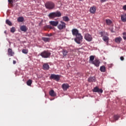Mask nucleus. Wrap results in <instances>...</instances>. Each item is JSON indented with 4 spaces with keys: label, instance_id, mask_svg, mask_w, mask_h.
<instances>
[{
    "label": "nucleus",
    "instance_id": "nucleus-1",
    "mask_svg": "<svg viewBox=\"0 0 126 126\" xmlns=\"http://www.w3.org/2000/svg\"><path fill=\"white\" fill-rule=\"evenodd\" d=\"M72 34L73 36H76V38L74 39V41L77 44H81L83 37L81 34L78 32V30L76 29H73L72 30Z\"/></svg>",
    "mask_w": 126,
    "mask_h": 126
},
{
    "label": "nucleus",
    "instance_id": "nucleus-2",
    "mask_svg": "<svg viewBox=\"0 0 126 126\" xmlns=\"http://www.w3.org/2000/svg\"><path fill=\"white\" fill-rule=\"evenodd\" d=\"M51 55H52V53H51L50 51L45 50L40 53V56H41L42 58H43V59H48L50 58Z\"/></svg>",
    "mask_w": 126,
    "mask_h": 126
},
{
    "label": "nucleus",
    "instance_id": "nucleus-3",
    "mask_svg": "<svg viewBox=\"0 0 126 126\" xmlns=\"http://www.w3.org/2000/svg\"><path fill=\"white\" fill-rule=\"evenodd\" d=\"M62 13L60 11L51 12L48 15L49 18H55L56 17H61Z\"/></svg>",
    "mask_w": 126,
    "mask_h": 126
},
{
    "label": "nucleus",
    "instance_id": "nucleus-4",
    "mask_svg": "<svg viewBox=\"0 0 126 126\" xmlns=\"http://www.w3.org/2000/svg\"><path fill=\"white\" fill-rule=\"evenodd\" d=\"M45 6L47 9L51 10L55 8V3L51 1L47 2L45 3Z\"/></svg>",
    "mask_w": 126,
    "mask_h": 126
},
{
    "label": "nucleus",
    "instance_id": "nucleus-5",
    "mask_svg": "<svg viewBox=\"0 0 126 126\" xmlns=\"http://www.w3.org/2000/svg\"><path fill=\"white\" fill-rule=\"evenodd\" d=\"M66 24L63 21H60V23L58 24L57 28L59 30H63L66 27Z\"/></svg>",
    "mask_w": 126,
    "mask_h": 126
},
{
    "label": "nucleus",
    "instance_id": "nucleus-6",
    "mask_svg": "<svg viewBox=\"0 0 126 126\" xmlns=\"http://www.w3.org/2000/svg\"><path fill=\"white\" fill-rule=\"evenodd\" d=\"M84 39L88 41V42H91L92 41L93 38H92V36L89 33H86L84 36Z\"/></svg>",
    "mask_w": 126,
    "mask_h": 126
},
{
    "label": "nucleus",
    "instance_id": "nucleus-7",
    "mask_svg": "<svg viewBox=\"0 0 126 126\" xmlns=\"http://www.w3.org/2000/svg\"><path fill=\"white\" fill-rule=\"evenodd\" d=\"M93 92L97 93L98 94H102L103 93V90L99 89V87H95L93 89Z\"/></svg>",
    "mask_w": 126,
    "mask_h": 126
},
{
    "label": "nucleus",
    "instance_id": "nucleus-8",
    "mask_svg": "<svg viewBox=\"0 0 126 126\" xmlns=\"http://www.w3.org/2000/svg\"><path fill=\"white\" fill-rule=\"evenodd\" d=\"M50 78H52V79H54L55 80H56V81H59V80H60V77L59 75L52 74L50 76Z\"/></svg>",
    "mask_w": 126,
    "mask_h": 126
},
{
    "label": "nucleus",
    "instance_id": "nucleus-9",
    "mask_svg": "<svg viewBox=\"0 0 126 126\" xmlns=\"http://www.w3.org/2000/svg\"><path fill=\"white\" fill-rule=\"evenodd\" d=\"M49 24L51 25V26H54V27H56L59 25V21H51L49 22Z\"/></svg>",
    "mask_w": 126,
    "mask_h": 126
},
{
    "label": "nucleus",
    "instance_id": "nucleus-10",
    "mask_svg": "<svg viewBox=\"0 0 126 126\" xmlns=\"http://www.w3.org/2000/svg\"><path fill=\"white\" fill-rule=\"evenodd\" d=\"M62 88L63 91H66V90L69 88V85H68L67 83L63 84L62 85Z\"/></svg>",
    "mask_w": 126,
    "mask_h": 126
},
{
    "label": "nucleus",
    "instance_id": "nucleus-11",
    "mask_svg": "<svg viewBox=\"0 0 126 126\" xmlns=\"http://www.w3.org/2000/svg\"><path fill=\"white\" fill-rule=\"evenodd\" d=\"M92 64H94L95 66L98 67L100 65V61L97 59H95L94 62L92 63Z\"/></svg>",
    "mask_w": 126,
    "mask_h": 126
},
{
    "label": "nucleus",
    "instance_id": "nucleus-12",
    "mask_svg": "<svg viewBox=\"0 0 126 126\" xmlns=\"http://www.w3.org/2000/svg\"><path fill=\"white\" fill-rule=\"evenodd\" d=\"M8 56H10L11 57H13L14 55V52L12 51V49L11 48L8 49Z\"/></svg>",
    "mask_w": 126,
    "mask_h": 126
},
{
    "label": "nucleus",
    "instance_id": "nucleus-13",
    "mask_svg": "<svg viewBox=\"0 0 126 126\" xmlns=\"http://www.w3.org/2000/svg\"><path fill=\"white\" fill-rule=\"evenodd\" d=\"M121 21L122 22H126V13H124L121 15Z\"/></svg>",
    "mask_w": 126,
    "mask_h": 126
},
{
    "label": "nucleus",
    "instance_id": "nucleus-14",
    "mask_svg": "<svg viewBox=\"0 0 126 126\" xmlns=\"http://www.w3.org/2000/svg\"><path fill=\"white\" fill-rule=\"evenodd\" d=\"M43 68L44 70H48L50 68V66L47 63L43 64Z\"/></svg>",
    "mask_w": 126,
    "mask_h": 126
},
{
    "label": "nucleus",
    "instance_id": "nucleus-15",
    "mask_svg": "<svg viewBox=\"0 0 126 126\" xmlns=\"http://www.w3.org/2000/svg\"><path fill=\"white\" fill-rule=\"evenodd\" d=\"M114 120H110V122H111V123H114L115 121H118V120H119V119H120V116L119 115H114Z\"/></svg>",
    "mask_w": 126,
    "mask_h": 126
},
{
    "label": "nucleus",
    "instance_id": "nucleus-16",
    "mask_svg": "<svg viewBox=\"0 0 126 126\" xmlns=\"http://www.w3.org/2000/svg\"><path fill=\"white\" fill-rule=\"evenodd\" d=\"M90 11L91 13H95L96 12V7L93 6L90 8Z\"/></svg>",
    "mask_w": 126,
    "mask_h": 126
},
{
    "label": "nucleus",
    "instance_id": "nucleus-17",
    "mask_svg": "<svg viewBox=\"0 0 126 126\" xmlns=\"http://www.w3.org/2000/svg\"><path fill=\"white\" fill-rule=\"evenodd\" d=\"M20 30L23 32H26L27 31V27L25 26H21L20 27Z\"/></svg>",
    "mask_w": 126,
    "mask_h": 126
},
{
    "label": "nucleus",
    "instance_id": "nucleus-18",
    "mask_svg": "<svg viewBox=\"0 0 126 126\" xmlns=\"http://www.w3.org/2000/svg\"><path fill=\"white\" fill-rule=\"evenodd\" d=\"M122 40H123L122 37H116L115 39V41L116 43H121V41H122Z\"/></svg>",
    "mask_w": 126,
    "mask_h": 126
},
{
    "label": "nucleus",
    "instance_id": "nucleus-19",
    "mask_svg": "<svg viewBox=\"0 0 126 126\" xmlns=\"http://www.w3.org/2000/svg\"><path fill=\"white\" fill-rule=\"evenodd\" d=\"M95 77H91L88 78V82H94L95 81Z\"/></svg>",
    "mask_w": 126,
    "mask_h": 126
},
{
    "label": "nucleus",
    "instance_id": "nucleus-20",
    "mask_svg": "<svg viewBox=\"0 0 126 126\" xmlns=\"http://www.w3.org/2000/svg\"><path fill=\"white\" fill-rule=\"evenodd\" d=\"M49 95H50V96H51L52 97H55V96H56V94L55 93V92L53 90H51L49 92Z\"/></svg>",
    "mask_w": 126,
    "mask_h": 126
},
{
    "label": "nucleus",
    "instance_id": "nucleus-21",
    "mask_svg": "<svg viewBox=\"0 0 126 126\" xmlns=\"http://www.w3.org/2000/svg\"><path fill=\"white\" fill-rule=\"evenodd\" d=\"M94 59H95V57L94 56H91L90 57V63H92L93 62H94Z\"/></svg>",
    "mask_w": 126,
    "mask_h": 126
},
{
    "label": "nucleus",
    "instance_id": "nucleus-22",
    "mask_svg": "<svg viewBox=\"0 0 126 126\" xmlns=\"http://www.w3.org/2000/svg\"><path fill=\"white\" fill-rule=\"evenodd\" d=\"M63 21H65V22H68V21H69V18H68V17L67 16L63 17Z\"/></svg>",
    "mask_w": 126,
    "mask_h": 126
},
{
    "label": "nucleus",
    "instance_id": "nucleus-23",
    "mask_svg": "<svg viewBox=\"0 0 126 126\" xmlns=\"http://www.w3.org/2000/svg\"><path fill=\"white\" fill-rule=\"evenodd\" d=\"M102 39L104 42H107L109 43V37L108 36H104L102 37Z\"/></svg>",
    "mask_w": 126,
    "mask_h": 126
},
{
    "label": "nucleus",
    "instance_id": "nucleus-24",
    "mask_svg": "<svg viewBox=\"0 0 126 126\" xmlns=\"http://www.w3.org/2000/svg\"><path fill=\"white\" fill-rule=\"evenodd\" d=\"M100 71H101V72H105V71H106V67L104 66H101L100 67Z\"/></svg>",
    "mask_w": 126,
    "mask_h": 126
},
{
    "label": "nucleus",
    "instance_id": "nucleus-25",
    "mask_svg": "<svg viewBox=\"0 0 126 126\" xmlns=\"http://www.w3.org/2000/svg\"><path fill=\"white\" fill-rule=\"evenodd\" d=\"M42 40H43V41L44 42H49L51 39L49 37H42Z\"/></svg>",
    "mask_w": 126,
    "mask_h": 126
},
{
    "label": "nucleus",
    "instance_id": "nucleus-26",
    "mask_svg": "<svg viewBox=\"0 0 126 126\" xmlns=\"http://www.w3.org/2000/svg\"><path fill=\"white\" fill-rule=\"evenodd\" d=\"M62 53H63V57H65V56L67 55V53L68 52L65 49H63V51H62Z\"/></svg>",
    "mask_w": 126,
    "mask_h": 126
},
{
    "label": "nucleus",
    "instance_id": "nucleus-27",
    "mask_svg": "<svg viewBox=\"0 0 126 126\" xmlns=\"http://www.w3.org/2000/svg\"><path fill=\"white\" fill-rule=\"evenodd\" d=\"M23 21H24V18H23V17H19L18 18V22H23Z\"/></svg>",
    "mask_w": 126,
    "mask_h": 126
},
{
    "label": "nucleus",
    "instance_id": "nucleus-28",
    "mask_svg": "<svg viewBox=\"0 0 126 126\" xmlns=\"http://www.w3.org/2000/svg\"><path fill=\"white\" fill-rule=\"evenodd\" d=\"M15 1V0H8L9 4H10L11 6H13V2Z\"/></svg>",
    "mask_w": 126,
    "mask_h": 126
},
{
    "label": "nucleus",
    "instance_id": "nucleus-29",
    "mask_svg": "<svg viewBox=\"0 0 126 126\" xmlns=\"http://www.w3.org/2000/svg\"><path fill=\"white\" fill-rule=\"evenodd\" d=\"M44 28L45 30H46V29H53V27L51 26V25H46Z\"/></svg>",
    "mask_w": 126,
    "mask_h": 126
},
{
    "label": "nucleus",
    "instance_id": "nucleus-30",
    "mask_svg": "<svg viewBox=\"0 0 126 126\" xmlns=\"http://www.w3.org/2000/svg\"><path fill=\"white\" fill-rule=\"evenodd\" d=\"M106 23L107 25H110V24H112V21L110 19H106Z\"/></svg>",
    "mask_w": 126,
    "mask_h": 126
},
{
    "label": "nucleus",
    "instance_id": "nucleus-31",
    "mask_svg": "<svg viewBox=\"0 0 126 126\" xmlns=\"http://www.w3.org/2000/svg\"><path fill=\"white\" fill-rule=\"evenodd\" d=\"M31 84H32V80H29L27 82V85L28 86H31Z\"/></svg>",
    "mask_w": 126,
    "mask_h": 126
},
{
    "label": "nucleus",
    "instance_id": "nucleus-32",
    "mask_svg": "<svg viewBox=\"0 0 126 126\" xmlns=\"http://www.w3.org/2000/svg\"><path fill=\"white\" fill-rule=\"evenodd\" d=\"M6 24H7L8 25H9V26H11V25H12L11 22H10V21H9V20H6Z\"/></svg>",
    "mask_w": 126,
    "mask_h": 126
},
{
    "label": "nucleus",
    "instance_id": "nucleus-33",
    "mask_svg": "<svg viewBox=\"0 0 126 126\" xmlns=\"http://www.w3.org/2000/svg\"><path fill=\"white\" fill-rule=\"evenodd\" d=\"M22 52L23 54H28V49H23Z\"/></svg>",
    "mask_w": 126,
    "mask_h": 126
},
{
    "label": "nucleus",
    "instance_id": "nucleus-34",
    "mask_svg": "<svg viewBox=\"0 0 126 126\" xmlns=\"http://www.w3.org/2000/svg\"><path fill=\"white\" fill-rule=\"evenodd\" d=\"M10 31L11 32V33H14V32H15V28L14 27H12Z\"/></svg>",
    "mask_w": 126,
    "mask_h": 126
},
{
    "label": "nucleus",
    "instance_id": "nucleus-35",
    "mask_svg": "<svg viewBox=\"0 0 126 126\" xmlns=\"http://www.w3.org/2000/svg\"><path fill=\"white\" fill-rule=\"evenodd\" d=\"M123 34L124 35L123 36L124 40H126V32H123Z\"/></svg>",
    "mask_w": 126,
    "mask_h": 126
},
{
    "label": "nucleus",
    "instance_id": "nucleus-36",
    "mask_svg": "<svg viewBox=\"0 0 126 126\" xmlns=\"http://www.w3.org/2000/svg\"><path fill=\"white\" fill-rule=\"evenodd\" d=\"M123 9H124V10L126 11V5L123 6Z\"/></svg>",
    "mask_w": 126,
    "mask_h": 126
},
{
    "label": "nucleus",
    "instance_id": "nucleus-37",
    "mask_svg": "<svg viewBox=\"0 0 126 126\" xmlns=\"http://www.w3.org/2000/svg\"><path fill=\"white\" fill-rule=\"evenodd\" d=\"M46 36H47L48 37H51L52 36V33L47 34Z\"/></svg>",
    "mask_w": 126,
    "mask_h": 126
},
{
    "label": "nucleus",
    "instance_id": "nucleus-38",
    "mask_svg": "<svg viewBox=\"0 0 126 126\" xmlns=\"http://www.w3.org/2000/svg\"><path fill=\"white\" fill-rule=\"evenodd\" d=\"M120 60H121V61H124V60H125V58H124V57L121 56L120 57Z\"/></svg>",
    "mask_w": 126,
    "mask_h": 126
},
{
    "label": "nucleus",
    "instance_id": "nucleus-39",
    "mask_svg": "<svg viewBox=\"0 0 126 126\" xmlns=\"http://www.w3.org/2000/svg\"><path fill=\"white\" fill-rule=\"evenodd\" d=\"M103 32H99V34L101 35V36H103Z\"/></svg>",
    "mask_w": 126,
    "mask_h": 126
},
{
    "label": "nucleus",
    "instance_id": "nucleus-40",
    "mask_svg": "<svg viewBox=\"0 0 126 126\" xmlns=\"http://www.w3.org/2000/svg\"><path fill=\"white\" fill-rule=\"evenodd\" d=\"M107 0H100L101 2H105Z\"/></svg>",
    "mask_w": 126,
    "mask_h": 126
},
{
    "label": "nucleus",
    "instance_id": "nucleus-41",
    "mask_svg": "<svg viewBox=\"0 0 126 126\" xmlns=\"http://www.w3.org/2000/svg\"><path fill=\"white\" fill-rule=\"evenodd\" d=\"M13 64H15V63H16V61L14 60L13 61Z\"/></svg>",
    "mask_w": 126,
    "mask_h": 126
},
{
    "label": "nucleus",
    "instance_id": "nucleus-42",
    "mask_svg": "<svg viewBox=\"0 0 126 126\" xmlns=\"http://www.w3.org/2000/svg\"><path fill=\"white\" fill-rule=\"evenodd\" d=\"M4 33H5V34H6V31H5L4 32Z\"/></svg>",
    "mask_w": 126,
    "mask_h": 126
},
{
    "label": "nucleus",
    "instance_id": "nucleus-43",
    "mask_svg": "<svg viewBox=\"0 0 126 126\" xmlns=\"http://www.w3.org/2000/svg\"><path fill=\"white\" fill-rule=\"evenodd\" d=\"M79 1H83V0H79Z\"/></svg>",
    "mask_w": 126,
    "mask_h": 126
}]
</instances>
